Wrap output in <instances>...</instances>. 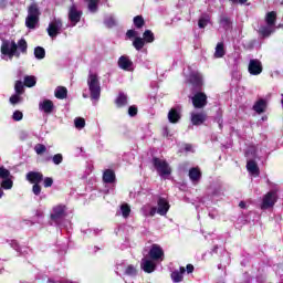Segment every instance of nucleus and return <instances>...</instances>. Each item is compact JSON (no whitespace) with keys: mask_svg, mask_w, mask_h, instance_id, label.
Returning a JSON list of instances; mask_svg holds the SVG:
<instances>
[{"mask_svg":"<svg viewBox=\"0 0 283 283\" xmlns=\"http://www.w3.org/2000/svg\"><path fill=\"white\" fill-rule=\"evenodd\" d=\"M18 50H20L21 53ZM0 52L3 54V56H9V59H13V56L19 59L21 54H28V41H25L23 38L20 39L18 43L14 42V40L11 42L4 40L2 41Z\"/></svg>","mask_w":283,"mask_h":283,"instance_id":"nucleus-1","label":"nucleus"},{"mask_svg":"<svg viewBox=\"0 0 283 283\" xmlns=\"http://www.w3.org/2000/svg\"><path fill=\"white\" fill-rule=\"evenodd\" d=\"M41 19V9L39 8V3L32 2L28 7V15L25 18V27L29 28V30H34L36 28V24L39 23Z\"/></svg>","mask_w":283,"mask_h":283,"instance_id":"nucleus-2","label":"nucleus"},{"mask_svg":"<svg viewBox=\"0 0 283 283\" xmlns=\"http://www.w3.org/2000/svg\"><path fill=\"white\" fill-rule=\"evenodd\" d=\"M87 85L91 101H98L101 98V81H98V75L94 73L88 74Z\"/></svg>","mask_w":283,"mask_h":283,"instance_id":"nucleus-3","label":"nucleus"},{"mask_svg":"<svg viewBox=\"0 0 283 283\" xmlns=\"http://www.w3.org/2000/svg\"><path fill=\"white\" fill-rule=\"evenodd\" d=\"M153 166L155 167L159 176H171V166H169V163H167V160H163L158 157H153Z\"/></svg>","mask_w":283,"mask_h":283,"instance_id":"nucleus-4","label":"nucleus"},{"mask_svg":"<svg viewBox=\"0 0 283 283\" xmlns=\"http://www.w3.org/2000/svg\"><path fill=\"white\" fill-rule=\"evenodd\" d=\"M146 256L157 263L165 262V250L163 249V247H160V244L154 243L150 245L148 255Z\"/></svg>","mask_w":283,"mask_h":283,"instance_id":"nucleus-5","label":"nucleus"},{"mask_svg":"<svg viewBox=\"0 0 283 283\" xmlns=\"http://www.w3.org/2000/svg\"><path fill=\"white\" fill-rule=\"evenodd\" d=\"M277 189H272L262 198L261 209H273L277 202Z\"/></svg>","mask_w":283,"mask_h":283,"instance_id":"nucleus-6","label":"nucleus"},{"mask_svg":"<svg viewBox=\"0 0 283 283\" xmlns=\"http://www.w3.org/2000/svg\"><path fill=\"white\" fill-rule=\"evenodd\" d=\"M191 101L195 109H203V107H207V104L209 103L207 94L205 92H197L192 96Z\"/></svg>","mask_w":283,"mask_h":283,"instance_id":"nucleus-7","label":"nucleus"},{"mask_svg":"<svg viewBox=\"0 0 283 283\" xmlns=\"http://www.w3.org/2000/svg\"><path fill=\"white\" fill-rule=\"evenodd\" d=\"M63 29V21L61 19L52 21L48 29L46 32L51 39H56L59 34H61V30Z\"/></svg>","mask_w":283,"mask_h":283,"instance_id":"nucleus-8","label":"nucleus"},{"mask_svg":"<svg viewBox=\"0 0 283 283\" xmlns=\"http://www.w3.org/2000/svg\"><path fill=\"white\" fill-rule=\"evenodd\" d=\"M81 17H83V11L78 10L76 4H72L69 8V21L73 24L76 25V23H81Z\"/></svg>","mask_w":283,"mask_h":283,"instance_id":"nucleus-9","label":"nucleus"},{"mask_svg":"<svg viewBox=\"0 0 283 283\" xmlns=\"http://www.w3.org/2000/svg\"><path fill=\"white\" fill-rule=\"evenodd\" d=\"M156 266H158V261H154L147 255L142 259L140 269H143L145 273H154Z\"/></svg>","mask_w":283,"mask_h":283,"instance_id":"nucleus-10","label":"nucleus"},{"mask_svg":"<svg viewBox=\"0 0 283 283\" xmlns=\"http://www.w3.org/2000/svg\"><path fill=\"white\" fill-rule=\"evenodd\" d=\"M181 118H182V107L177 106L169 109L168 120L169 123H171V125H176L180 123Z\"/></svg>","mask_w":283,"mask_h":283,"instance_id":"nucleus-11","label":"nucleus"},{"mask_svg":"<svg viewBox=\"0 0 283 283\" xmlns=\"http://www.w3.org/2000/svg\"><path fill=\"white\" fill-rule=\"evenodd\" d=\"M262 62L258 59L250 60L249 66H248V72L252 76H260V73L262 72Z\"/></svg>","mask_w":283,"mask_h":283,"instance_id":"nucleus-12","label":"nucleus"},{"mask_svg":"<svg viewBox=\"0 0 283 283\" xmlns=\"http://www.w3.org/2000/svg\"><path fill=\"white\" fill-rule=\"evenodd\" d=\"M117 65L120 70H124L125 72H134V62L129 60V56L122 55L118 59Z\"/></svg>","mask_w":283,"mask_h":283,"instance_id":"nucleus-13","label":"nucleus"},{"mask_svg":"<svg viewBox=\"0 0 283 283\" xmlns=\"http://www.w3.org/2000/svg\"><path fill=\"white\" fill-rule=\"evenodd\" d=\"M117 273H124V275H129L130 277H134L138 273L136 270V266L129 264L126 265L125 263L117 265Z\"/></svg>","mask_w":283,"mask_h":283,"instance_id":"nucleus-14","label":"nucleus"},{"mask_svg":"<svg viewBox=\"0 0 283 283\" xmlns=\"http://www.w3.org/2000/svg\"><path fill=\"white\" fill-rule=\"evenodd\" d=\"M63 218H65V206L54 207L51 214V220H54L56 224H59Z\"/></svg>","mask_w":283,"mask_h":283,"instance_id":"nucleus-15","label":"nucleus"},{"mask_svg":"<svg viewBox=\"0 0 283 283\" xmlns=\"http://www.w3.org/2000/svg\"><path fill=\"white\" fill-rule=\"evenodd\" d=\"M40 112H44V114H52L54 112V102L52 99H44L39 104Z\"/></svg>","mask_w":283,"mask_h":283,"instance_id":"nucleus-16","label":"nucleus"},{"mask_svg":"<svg viewBox=\"0 0 283 283\" xmlns=\"http://www.w3.org/2000/svg\"><path fill=\"white\" fill-rule=\"evenodd\" d=\"M157 205V213H159V216H167V211H169V201L165 198H159Z\"/></svg>","mask_w":283,"mask_h":283,"instance_id":"nucleus-17","label":"nucleus"},{"mask_svg":"<svg viewBox=\"0 0 283 283\" xmlns=\"http://www.w3.org/2000/svg\"><path fill=\"white\" fill-rule=\"evenodd\" d=\"M206 120H207L206 113H193L191 115V123L197 127L200 125H203Z\"/></svg>","mask_w":283,"mask_h":283,"instance_id":"nucleus-18","label":"nucleus"},{"mask_svg":"<svg viewBox=\"0 0 283 283\" xmlns=\"http://www.w3.org/2000/svg\"><path fill=\"white\" fill-rule=\"evenodd\" d=\"M31 185H33L32 191L34 196L41 195V182H43V178H29Z\"/></svg>","mask_w":283,"mask_h":283,"instance_id":"nucleus-19","label":"nucleus"},{"mask_svg":"<svg viewBox=\"0 0 283 283\" xmlns=\"http://www.w3.org/2000/svg\"><path fill=\"white\" fill-rule=\"evenodd\" d=\"M189 83L192 84L195 90H202V76L199 74H191L189 76Z\"/></svg>","mask_w":283,"mask_h":283,"instance_id":"nucleus-20","label":"nucleus"},{"mask_svg":"<svg viewBox=\"0 0 283 283\" xmlns=\"http://www.w3.org/2000/svg\"><path fill=\"white\" fill-rule=\"evenodd\" d=\"M187 272V270L185 269V266H181L180 269H179V271L178 270H175L172 273H171V280H172V282H176V283H178V282H182V280L185 279V273Z\"/></svg>","mask_w":283,"mask_h":283,"instance_id":"nucleus-21","label":"nucleus"},{"mask_svg":"<svg viewBox=\"0 0 283 283\" xmlns=\"http://www.w3.org/2000/svg\"><path fill=\"white\" fill-rule=\"evenodd\" d=\"M266 109V99H259L253 105V111L256 112V114H264Z\"/></svg>","mask_w":283,"mask_h":283,"instance_id":"nucleus-22","label":"nucleus"},{"mask_svg":"<svg viewBox=\"0 0 283 283\" xmlns=\"http://www.w3.org/2000/svg\"><path fill=\"white\" fill-rule=\"evenodd\" d=\"M247 169L252 176H260V168L254 160H249L247 163Z\"/></svg>","mask_w":283,"mask_h":283,"instance_id":"nucleus-23","label":"nucleus"},{"mask_svg":"<svg viewBox=\"0 0 283 283\" xmlns=\"http://www.w3.org/2000/svg\"><path fill=\"white\" fill-rule=\"evenodd\" d=\"M54 96H55V98H59L60 101L67 98V88L65 86H57L55 88Z\"/></svg>","mask_w":283,"mask_h":283,"instance_id":"nucleus-24","label":"nucleus"},{"mask_svg":"<svg viewBox=\"0 0 283 283\" xmlns=\"http://www.w3.org/2000/svg\"><path fill=\"white\" fill-rule=\"evenodd\" d=\"M265 21L270 28H273L275 21H277V13L275 11L268 12Z\"/></svg>","mask_w":283,"mask_h":283,"instance_id":"nucleus-25","label":"nucleus"},{"mask_svg":"<svg viewBox=\"0 0 283 283\" xmlns=\"http://www.w3.org/2000/svg\"><path fill=\"white\" fill-rule=\"evenodd\" d=\"M142 211L146 218H148V216H150V218H154V216H156L157 208L151 206H144L142 208Z\"/></svg>","mask_w":283,"mask_h":283,"instance_id":"nucleus-26","label":"nucleus"},{"mask_svg":"<svg viewBox=\"0 0 283 283\" xmlns=\"http://www.w3.org/2000/svg\"><path fill=\"white\" fill-rule=\"evenodd\" d=\"M87 3V9L90 12H98V3L101 0H84Z\"/></svg>","mask_w":283,"mask_h":283,"instance_id":"nucleus-27","label":"nucleus"},{"mask_svg":"<svg viewBox=\"0 0 283 283\" xmlns=\"http://www.w3.org/2000/svg\"><path fill=\"white\" fill-rule=\"evenodd\" d=\"M144 43H154V41H156V36L154 35V32H151V30H146L143 33V38Z\"/></svg>","mask_w":283,"mask_h":283,"instance_id":"nucleus-28","label":"nucleus"},{"mask_svg":"<svg viewBox=\"0 0 283 283\" xmlns=\"http://www.w3.org/2000/svg\"><path fill=\"white\" fill-rule=\"evenodd\" d=\"M145 40L140 36H136L133 41V48H135V50H137V52H140V50H143V48H145Z\"/></svg>","mask_w":283,"mask_h":283,"instance_id":"nucleus-29","label":"nucleus"},{"mask_svg":"<svg viewBox=\"0 0 283 283\" xmlns=\"http://www.w3.org/2000/svg\"><path fill=\"white\" fill-rule=\"evenodd\" d=\"M115 104L117 105V107H125V105H127V96L125 95V93H119L117 98L115 99Z\"/></svg>","mask_w":283,"mask_h":283,"instance_id":"nucleus-30","label":"nucleus"},{"mask_svg":"<svg viewBox=\"0 0 283 283\" xmlns=\"http://www.w3.org/2000/svg\"><path fill=\"white\" fill-rule=\"evenodd\" d=\"M226 52H224V43L219 42L216 46V52H214V56L216 59H222V56H224Z\"/></svg>","mask_w":283,"mask_h":283,"instance_id":"nucleus-31","label":"nucleus"},{"mask_svg":"<svg viewBox=\"0 0 283 283\" xmlns=\"http://www.w3.org/2000/svg\"><path fill=\"white\" fill-rule=\"evenodd\" d=\"M133 23L137 30H140L142 28H145V18H143V15H136L133 19Z\"/></svg>","mask_w":283,"mask_h":283,"instance_id":"nucleus-32","label":"nucleus"},{"mask_svg":"<svg viewBox=\"0 0 283 283\" xmlns=\"http://www.w3.org/2000/svg\"><path fill=\"white\" fill-rule=\"evenodd\" d=\"M189 178H202V171L199 167H192L189 169Z\"/></svg>","mask_w":283,"mask_h":283,"instance_id":"nucleus-33","label":"nucleus"},{"mask_svg":"<svg viewBox=\"0 0 283 283\" xmlns=\"http://www.w3.org/2000/svg\"><path fill=\"white\" fill-rule=\"evenodd\" d=\"M36 85V77L32 75L24 76V86L25 87H34Z\"/></svg>","mask_w":283,"mask_h":283,"instance_id":"nucleus-34","label":"nucleus"},{"mask_svg":"<svg viewBox=\"0 0 283 283\" xmlns=\"http://www.w3.org/2000/svg\"><path fill=\"white\" fill-rule=\"evenodd\" d=\"M34 56L35 59H38L39 61L45 59V49H43L42 46H36L34 49Z\"/></svg>","mask_w":283,"mask_h":283,"instance_id":"nucleus-35","label":"nucleus"},{"mask_svg":"<svg viewBox=\"0 0 283 283\" xmlns=\"http://www.w3.org/2000/svg\"><path fill=\"white\" fill-rule=\"evenodd\" d=\"M25 84L22 82V81H15V84H14V90H15V94H23L25 92V88H24Z\"/></svg>","mask_w":283,"mask_h":283,"instance_id":"nucleus-36","label":"nucleus"},{"mask_svg":"<svg viewBox=\"0 0 283 283\" xmlns=\"http://www.w3.org/2000/svg\"><path fill=\"white\" fill-rule=\"evenodd\" d=\"M120 211H122L123 218H129V214L132 213V208L129 207L128 203H123L120 206Z\"/></svg>","mask_w":283,"mask_h":283,"instance_id":"nucleus-37","label":"nucleus"},{"mask_svg":"<svg viewBox=\"0 0 283 283\" xmlns=\"http://www.w3.org/2000/svg\"><path fill=\"white\" fill-rule=\"evenodd\" d=\"M34 151H35V154H38V156H43V154H45V151H48V147H45V145H43V144H36L34 146Z\"/></svg>","mask_w":283,"mask_h":283,"instance_id":"nucleus-38","label":"nucleus"},{"mask_svg":"<svg viewBox=\"0 0 283 283\" xmlns=\"http://www.w3.org/2000/svg\"><path fill=\"white\" fill-rule=\"evenodd\" d=\"M74 125H75L76 129H83V127H85V118L76 117L74 119Z\"/></svg>","mask_w":283,"mask_h":283,"instance_id":"nucleus-39","label":"nucleus"},{"mask_svg":"<svg viewBox=\"0 0 283 283\" xmlns=\"http://www.w3.org/2000/svg\"><path fill=\"white\" fill-rule=\"evenodd\" d=\"M9 101H10L11 105H17V104L21 103V95L15 93V94L11 95Z\"/></svg>","mask_w":283,"mask_h":283,"instance_id":"nucleus-40","label":"nucleus"},{"mask_svg":"<svg viewBox=\"0 0 283 283\" xmlns=\"http://www.w3.org/2000/svg\"><path fill=\"white\" fill-rule=\"evenodd\" d=\"M273 31L271 30V27H261L260 28V34H262V36H271V33Z\"/></svg>","mask_w":283,"mask_h":283,"instance_id":"nucleus-41","label":"nucleus"},{"mask_svg":"<svg viewBox=\"0 0 283 283\" xmlns=\"http://www.w3.org/2000/svg\"><path fill=\"white\" fill-rule=\"evenodd\" d=\"M2 189H12V179L7 178L1 181Z\"/></svg>","mask_w":283,"mask_h":283,"instance_id":"nucleus-42","label":"nucleus"},{"mask_svg":"<svg viewBox=\"0 0 283 283\" xmlns=\"http://www.w3.org/2000/svg\"><path fill=\"white\" fill-rule=\"evenodd\" d=\"M0 178H12V176H10V170H8L6 167L1 166L0 167Z\"/></svg>","mask_w":283,"mask_h":283,"instance_id":"nucleus-43","label":"nucleus"},{"mask_svg":"<svg viewBox=\"0 0 283 283\" xmlns=\"http://www.w3.org/2000/svg\"><path fill=\"white\" fill-rule=\"evenodd\" d=\"M106 28H114L116 27V19L114 17H109L105 20Z\"/></svg>","mask_w":283,"mask_h":283,"instance_id":"nucleus-44","label":"nucleus"},{"mask_svg":"<svg viewBox=\"0 0 283 283\" xmlns=\"http://www.w3.org/2000/svg\"><path fill=\"white\" fill-rule=\"evenodd\" d=\"M128 115L134 118V116H138V107L136 105L128 107Z\"/></svg>","mask_w":283,"mask_h":283,"instance_id":"nucleus-45","label":"nucleus"},{"mask_svg":"<svg viewBox=\"0 0 283 283\" xmlns=\"http://www.w3.org/2000/svg\"><path fill=\"white\" fill-rule=\"evenodd\" d=\"M12 119L15 120V123L23 120V113L21 111H15L12 115Z\"/></svg>","mask_w":283,"mask_h":283,"instance_id":"nucleus-46","label":"nucleus"},{"mask_svg":"<svg viewBox=\"0 0 283 283\" xmlns=\"http://www.w3.org/2000/svg\"><path fill=\"white\" fill-rule=\"evenodd\" d=\"M206 25H209V17L200 18L198 21V27L205 29Z\"/></svg>","mask_w":283,"mask_h":283,"instance_id":"nucleus-47","label":"nucleus"},{"mask_svg":"<svg viewBox=\"0 0 283 283\" xmlns=\"http://www.w3.org/2000/svg\"><path fill=\"white\" fill-rule=\"evenodd\" d=\"M220 24L223 25L224 28H230L231 19H229V17H223L220 19Z\"/></svg>","mask_w":283,"mask_h":283,"instance_id":"nucleus-48","label":"nucleus"},{"mask_svg":"<svg viewBox=\"0 0 283 283\" xmlns=\"http://www.w3.org/2000/svg\"><path fill=\"white\" fill-rule=\"evenodd\" d=\"M52 161L54 165H61L63 163V155L62 154H56L53 156Z\"/></svg>","mask_w":283,"mask_h":283,"instance_id":"nucleus-49","label":"nucleus"},{"mask_svg":"<svg viewBox=\"0 0 283 283\" xmlns=\"http://www.w3.org/2000/svg\"><path fill=\"white\" fill-rule=\"evenodd\" d=\"M103 178H116V172L113 169H106L103 174Z\"/></svg>","mask_w":283,"mask_h":283,"instance_id":"nucleus-50","label":"nucleus"},{"mask_svg":"<svg viewBox=\"0 0 283 283\" xmlns=\"http://www.w3.org/2000/svg\"><path fill=\"white\" fill-rule=\"evenodd\" d=\"M116 182V178H103V185H105L106 187H112L113 185H115Z\"/></svg>","mask_w":283,"mask_h":283,"instance_id":"nucleus-51","label":"nucleus"},{"mask_svg":"<svg viewBox=\"0 0 283 283\" xmlns=\"http://www.w3.org/2000/svg\"><path fill=\"white\" fill-rule=\"evenodd\" d=\"M27 178H43V175L41 172L30 171L27 174Z\"/></svg>","mask_w":283,"mask_h":283,"instance_id":"nucleus-52","label":"nucleus"},{"mask_svg":"<svg viewBox=\"0 0 283 283\" xmlns=\"http://www.w3.org/2000/svg\"><path fill=\"white\" fill-rule=\"evenodd\" d=\"M137 34H138V32H136V30H134V29H129V30L126 32L127 39H134V38L136 39Z\"/></svg>","mask_w":283,"mask_h":283,"instance_id":"nucleus-53","label":"nucleus"},{"mask_svg":"<svg viewBox=\"0 0 283 283\" xmlns=\"http://www.w3.org/2000/svg\"><path fill=\"white\" fill-rule=\"evenodd\" d=\"M42 182L44 187H52V185H54V180L52 178H45Z\"/></svg>","mask_w":283,"mask_h":283,"instance_id":"nucleus-54","label":"nucleus"},{"mask_svg":"<svg viewBox=\"0 0 283 283\" xmlns=\"http://www.w3.org/2000/svg\"><path fill=\"white\" fill-rule=\"evenodd\" d=\"M231 3H240V6H244V3H248L249 0H230Z\"/></svg>","mask_w":283,"mask_h":283,"instance_id":"nucleus-55","label":"nucleus"},{"mask_svg":"<svg viewBox=\"0 0 283 283\" xmlns=\"http://www.w3.org/2000/svg\"><path fill=\"white\" fill-rule=\"evenodd\" d=\"M193 265L192 264H188L187 266H186V271H187V273H191L192 271H193Z\"/></svg>","mask_w":283,"mask_h":283,"instance_id":"nucleus-56","label":"nucleus"},{"mask_svg":"<svg viewBox=\"0 0 283 283\" xmlns=\"http://www.w3.org/2000/svg\"><path fill=\"white\" fill-rule=\"evenodd\" d=\"M239 207H240V209H247V202L241 201V202L239 203Z\"/></svg>","mask_w":283,"mask_h":283,"instance_id":"nucleus-57","label":"nucleus"},{"mask_svg":"<svg viewBox=\"0 0 283 283\" xmlns=\"http://www.w3.org/2000/svg\"><path fill=\"white\" fill-rule=\"evenodd\" d=\"M164 136H166V137L169 136V129L167 127L164 128Z\"/></svg>","mask_w":283,"mask_h":283,"instance_id":"nucleus-58","label":"nucleus"},{"mask_svg":"<svg viewBox=\"0 0 283 283\" xmlns=\"http://www.w3.org/2000/svg\"><path fill=\"white\" fill-rule=\"evenodd\" d=\"M0 8H6V0L0 1Z\"/></svg>","mask_w":283,"mask_h":283,"instance_id":"nucleus-59","label":"nucleus"},{"mask_svg":"<svg viewBox=\"0 0 283 283\" xmlns=\"http://www.w3.org/2000/svg\"><path fill=\"white\" fill-rule=\"evenodd\" d=\"M185 149L186 151H191V145H187Z\"/></svg>","mask_w":283,"mask_h":283,"instance_id":"nucleus-60","label":"nucleus"},{"mask_svg":"<svg viewBox=\"0 0 283 283\" xmlns=\"http://www.w3.org/2000/svg\"><path fill=\"white\" fill-rule=\"evenodd\" d=\"M0 198H3V189L0 188Z\"/></svg>","mask_w":283,"mask_h":283,"instance_id":"nucleus-61","label":"nucleus"},{"mask_svg":"<svg viewBox=\"0 0 283 283\" xmlns=\"http://www.w3.org/2000/svg\"><path fill=\"white\" fill-rule=\"evenodd\" d=\"M38 216H43V213L42 212H38Z\"/></svg>","mask_w":283,"mask_h":283,"instance_id":"nucleus-62","label":"nucleus"},{"mask_svg":"<svg viewBox=\"0 0 283 283\" xmlns=\"http://www.w3.org/2000/svg\"><path fill=\"white\" fill-rule=\"evenodd\" d=\"M281 103H282V105H283V94H282V99H281Z\"/></svg>","mask_w":283,"mask_h":283,"instance_id":"nucleus-63","label":"nucleus"},{"mask_svg":"<svg viewBox=\"0 0 283 283\" xmlns=\"http://www.w3.org/2000/svg\"><path fill=\"white\" fill-rule=\"evenodd\" d=\"M192 180H198V179L196 178V179H192Z\"/></svg>","mask_w":283,"mask_h":283,"instance_id":"nucleus-64","label":"nucleus"}]
</instances>
